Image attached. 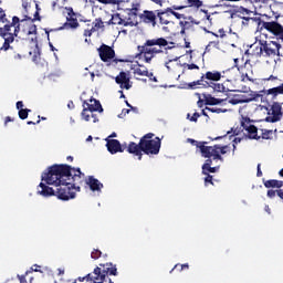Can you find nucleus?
<instances>
[{
    "label": "nucleus",
    "instance_id": "nucleus-1",
    "mask_svg": "<svg viewBox=\"0 0 283 283\" xmlns=\"http://www.w3.org/2000/svg\"><path fill=\"white\" fill-rule=\"evenodd\" d=\"M85 174L81 168H74L67 164H54L50 166L46 172L42 174V181L38 188V193L44 198L55 196L59 200H74L76 193L81 191V186L77 182H83ZM52 185L55 189L48 186Z\"/></svg>",
    "mask_w": 283,
    "mask_h": 283
},
{
    "label": "nucleus",
    "instance_id": "nucleus-2",
    "mask_svg": "<svg viewBox=\"0 0 283 283\" xmlns=\"http://www.w3.org/2000/svg\"><path fill=\"white\" fill-rule=\"evenodd\" d=\"M167 45H169V41L165 38L148 39L143 45L137 46V56H144L145 63H151L158 54H165L163 48L171 50V46Z\"/></svg>",
    "mask_w": 283,
    "mask_h": 283
},
{
    "label": "nucleus",
    "instance_id": "nucleus-3",
    "mask_svg": "<svg viewBox=\"0 0 283 283\" xmlns=\"http://www.w3.org/2000/svg\"><path fill=\"white\" fill-rule=\"evenodd\" d=\"M233 67L223 71V74L219 71H207L201 77L195 82L188 83L189 90L209 88L213 83H218L220 78H228V81H235V75H232Z\"/></svg>",
    "mask_w": 283,
    "mask_h": 283
},
{
    "label": "nucleus",
    "instance_id": "nucleus-4",
    "mask_svg": "<svg viewBox=\"0 0 283 283\" xmlns=\"http://www.w3.org/2000/svg\"><path fill=\"white\" fill-rule=\"evenodd\" d=\"M160 137H156L155 140L143 139L138 144L130 142L127 153L137 156L138 160H143V154H146V156H158L160 154Z\"/></svg>",
    "mask_w": 283,
    "mask_h": 283
},
{
    "label": "nucleus",
    "instance_id": "nucleus-5",
    "mask_svg": "<svg viewBox=\"0 0 283 283\" xmlns=\"http://www.w3.org/2000/svg\"><path fill=\"white\" fill-rule=\"evenodd\" d=\"M107 275H118V269L114 263H101L99 266H96L92 273L86 274L85 276L77 277L73 283L76 282H93V283H104Z\"/></svg>",
    "mask_w": 283,
    "mask_h": 283
},
{
    "label": "nucleus",
    "instance_id": "nucleus-6",
    "mask_svg": "<svg viewBox=\"0 0 283 283\" xmlns=\"http://www.w3.org/2000/svg\"><path fill=\"white\" fill-rule=\"evenodd\" d=\"M197 149L200 150L202 158H212V160H220L224 163V154L229 151V145L220 146L218 144L213 146H207V142H198L196 139H188Z\"/></svg>",
    "mask_w": 283,
    "mask_h": 283
},
{
    "label": "nucleus",
    "instance_id": "nucleus-7",
    "mask_svg": "<svg viewBox=\"0 0 283 283\" xmlns=\"http://www.w3.org/2000/svg\"><path fill=\"white\" fill-rule=\"evenodd\" d=\"M19 32H21V19H19L17 15L12 18L11 24L0 27V36L4 39V43L0 48V52L1 50L4 52L10 50V43H14V39L19 36Z\"/></svg>",
    "mask_w": 283,
    "mask_h": 283
},
{
    "label": "nucleus",
    "instance_id": "nucleus-8",
    "mask_svg": "<svg viewBox=\"0 0 283 283\" xmlns=\"http://www.w3.org/2000/svg\"><path fill=\"white\" fill-rule=\"evenodd\" d=\"M249 96L248 101H261V103H265V101H277L280 96H283V82L279 86L264 88L262 91H252Z\"/></svg>",
    "mask_w": 283,
    "mask_h": 283
},
{
    "label": "nucleus",
    "instance_id": "nucleus-9",
    "mask_svg": "<svg viewBox=\"0 0 283 283\" xmlns=\"http://www.w3.org/2000/svg\"><path fill=\"white\" fill-rule=\"evenodd\" d=\"M260 50L258 56H263L264 59H273V56H282L280 50H282V44L273 40H259Z\"/></svg>",
    "mask_w": 283,
    "mask_h": 283
},
{
    "label": "nucleus",
    "instance_id": "nucleus-10",
    "mask_svg": "<svg viewBox=\"0 0 283 283\" xmlns=\"http://www.w3.org/2000/svg\"><path fill=\"white\" fill-rule=\"evenodd\" d=\"M97 52L99 54L101 61L103 63H109L112 61V65H118V63H123V60L115 59L116 56V51L112 49V46L107 44H102L98 49Z\"/></svg>",
    "mask_w": 283,
    "mask_h": 283
},
{
    "label": "nucleus",
    "instance_id": "nucleus-11",
    "mask_svg": "<svg viewBox=\"0 0 283 283\" xmlns=\"http://www.w3.org/2000/svg\"><path fill=\"white\" fill-rule=\"evenodd\" d=\"M83 111H82V118L86 120V123H90V113L94 112H103V106L101 105V102L98 99H90V103L87 101H84L83 103ZM90 112V113H88Z\"/></svg>",
    "mask_w": 283,
    "mask_h": 283
},
{
    "label": "nucleus",
    "instance_id": "nucleus-12",
    "mask_svg": "<svg viewBox=\"0 0 283 283\" xmlns=\"http://www.w3.org/2000/svg\"><path fill=\"white\" fill-rule=\"evenodd\" d=\"M263 30L273 34L277 42L283 43V25L277 21H270L262 24Z\"/></svg>",
    "mask_w": 283,
    "mask_h": 283
},
{
    "label": "nucleus",
    "instance_id": "nucleus-13",
    "mask_svg": "<svg viewBox=\"0 0 283 283\" xmlns=\"http://www.w3.org/2000/svg\"><path fill=\"white\" fill-rule=\"evenodd\" d=\"M282 119V104L276 101H272V105L270 111L268 112V116L265 117L266 123H277Z\"/></svg>",
    "mask_w": 283,
    "mask_h": 283
},
{
    "label": "nucleus",
    "instance_id": "nucleus-14",
    "mask_svg": "<svg viewBox=\"0 0 283 283\" xmlns=\"http://www.w3.org/2000/svg\"><path fill=\"white\" fill-rule=\"evenodd\" d=\"M139 19L142 23H146V25H151V28H156L158 27V10H144L143 13L139 14Z\"/></svg>",
    "mask_w": 283,
    "mask_h": 283
},
{
    "label": "nucleus",
    "instance_id": "nucleus-15",
    "mask_svg": "<svg viewBox=\"0 0 283 283\" xmlns=\"http://www.w3.org/2000/svg\"><path fill=\"white\" fill-rule=\"evenodd\" d=\"M81 27L78 19L76 18V12L74 9H67L66 22L60 28V30H76Z\"/></svg>",
    "mask_w": 283,
    "mask_h": 283
},
{
    "label": "nucleus",
    "instance_id": "nucleus-16",
    "mask_svg": "<svg viewBox=\"0 0 283 283\" xmlns=\"http://www.w3.org/2000/svg\"><path fill=\"white\" fill-rule=\"evenodd\" d=\"M241 23L243 28H256V32H262L265 21L262 18L243 17Z\"/></svg>",
    "mask_w": 283,
    "mask_h": 283
},
{
    "label": "nucleus",
    "instance_id": "nucleus-17",
    "mask_svg": "<svg viewBox=\"0 0 283 283\" xmlns=\"http://www.w3.org/2000/svg\"><path fill=\"white\" fill-rule=\"evenodd\" d=\"M106 147L109 151V154H123V151H127V148L129 145L123 144L120 145V142L118 139H106Z\"/></svg>",
    "mask_w": 283,
    "mask_h": 283
},
{
    "label": "nucleus",
    "instance_id": "nucleus-18",
    "mask_svg": "<svg viewBox=\"0 0 283 283\" xmlns=\"http://www.w3.org/2000/svg\"><path fill=\"white\" fill-rule=\"evenodd\" d=\"M140 10V4H133L132 8L125 9L124 12L127 14L126 22L128 25H134L135 23H138V12Z\"/></svg>",
    "mask_w": 283,
    "mask_h": 283
},
{
    "label": "nucleus",
    "instance_id": "nucleus-19",
    "mask_svg": "<svg viewBox=\"0 0 283 283\" xmlns=\"http://www.w3.org/2000/svg\"><path fill=\"white\" fill-rule=\"evenodd\" d=\"M185 6H172V10H185V8H192L193 10H200L205 2L202 0H184Z\"/></svg>",
    "mask_w": 283,
    "mask_h": 283
},
{
    "label": "nucleus",
    "instance_id": "nucleus-20",
    "mask_svg": "<svg viewBox=\"0 0 283 283\" xmlns=\"http://www.w3.org/2000/svg\"><path fill=\"white\" fill-rule=\"evenodd\" d=\"M157 21H158V28H160V25H169V23H171V14L169 13V11H167V9L163 10V9H158L157 10Z\"/></svg>",
    "mask_w": 283,
    "mask_h": 283
},
{
    "label": "nucleus",
    "instance_id": "nucleus-21",
    "mask_svg": "<svg viewBox=\"0 0 283 283\" xmlns=\"http://www.w3.org/2000/svg\"><path fill=\"white\" fill-rule=\"evenodd\" d=\"M115 82L122 90H132V84H129V77L127 76V73L122 71L116 77Z\"/></svg>",
    "mask_w": 283,
    "mask_h": 283
},
{
    "label": "nucleus",
    "instance_id": "nucleus-22",
    "mask_svg": "<svg viewBox=\"0 0 283 283\" xmlns=\"http://www.w3.org/2000/svg\"><path fill=\"white\" fill-rule=\"evenodd\" d=\"M85 184L90 187L91 191H101L103 189V184L94 178V176H88Z\"/></svg>",
    "mask_w": 283,
    "mask_h": 283
},
{
    "label": "nucleus",
    "instance_id": "nucleus-23",
    "mask_svg": "<svg viewBox=\"0 0 283 283\" xmlns=\"http://www.w3.org/2000/svg\"><path fill=\"white\" fill-rule=\"evenodd\" d=\"M205 105H221L227 102V98H216L211 94H203Z\"/></svg>",
    "mask_w": 283,
    "mask_h": 283
},
{
    "label": "nucleus",
    "instance_id": "nucleus-24",
    "mask_svg": "<svg viewBox=\"0 0 283 283\" xmlns=\"http://www.w3.org/2000/svg\"><path fill=\"white\" fill-rule=\"evenodd\" d=\"M109 23H112V25H124V27L129 25V22L123 19V17H120V13L113 14L112 19L109 20Z\"/></svg>",
    "mask_w": 283,
    "mask_h": 283
},
{
    "label": "nucleus",
    "instance_id": "nucleus-25",
    "mask_svg": "<svg viewBox=\"0 0 283 283\" xmlns=\"http://www.w3.org/2000/svg\"><path fill=\"white\" fill-rule=\"evenodd\" d=\"M264 187L266 189H281V187H283V181H280L277 179H270V180H266L264 181Z\"/></svg>",
    "mask_w": 283,
    "mask_h": 283
},
{
    "label": "nucleus",
    "instance_id": "nucleus-26",
    "mask_svg": "<svg viewBox=\"0 0 283 283\" xmlns=\"http://www.w3.org/2000/svg\"><path fill=\"white\" fill-rule=\"evenodd\" d=\"M264 81L268 82L266 87H269V90H271V87H277L282 85L277 83V82H281L282 80L274 75H270L269 77L264 78Z\"/></svg>",
    "mask_w": 283,
    "mask_h": 283
},
{
    "label": "nucleus",
    "instance_id": "nucleus-27",
    "mask_svg": "<svg viewBox=\"0 0 283 283\" xmlns=\"http://www.w3.org/2000/svg\"><path fill=\"white\" fill-rule=\"evenodd\" d=\"M35 12L32 17L25 15L24 19L20 20V23H23V21H32V23H34V21H41V15L39 12H41V8H39V4H35Z\"/></svg>",
    "mask_w": 283,
    "mask_h": 283
},
{
    "label": "nucleus",
    "instance_id": "nucleus-28",
    "mask_svg": "<svg viewBox=\"0 0 283 283\" xmlns=\"http://www.w3.org/2000/svg\"><path fill=\"white\" fill-rule=\"evenodd\" d=\"M248 132V138H250L251 140H260V136H258V127H255V125H250L247 128Z\"/></svg>",
    "mask_w": 283,
    "mask_h": 283
},
{
    "label": "nucleus",
    "instance_id": "nucleus-29",
    "mask_svg": "<svg viewBox=\"0 0 283 283\" xmlns=\"http://www.w3.org/2000/svg\"><path fill=\"white\" fill-rule=\"evenodd\" d=\"M0 23H3L4 25H12V22L8 20V15L6 14V11L0 8Z\"/></svg>",
    "mask_w": 283,
    "mask_h": 283
},
{
    "label": "nucleus",
    "instance_id": "nucleus-30",
    "mask_svg": "<svg viewBox=\"0 0 283 283\" xmlns=\"http://www.w3.org/2000/svg\"><path fill=\"white\" fill-rule=\"evenodd\" d=\"M101 28H105V25L103 24V20L101 18H97L93 22L92 29L94 30V32H96V31L101 30Z\"/></svg>",
    "mask_w": 283,
    "mask_h": 283
},
{
    "label": "nucleus",
    "instance_id": "nucleus-31",
    "mask_svg": "<svg viewBox=\"0 0 283 283\" xmlns=\"http://www.w3.org/2000/svg\"><path fill=\"white\" fill-rule=\"evenodd\" d=\"M30 108H21L19 112H18V116L21 120H25V118H28L29 114H30Z\"/></svg>",
    "mask_w": 283,
    "mask_h": 283
},
{
    "label": "nucleus",
    "instance_id": "nucleus-32",
    "mask_svg": "<svg viewBox=\"0 0 283 283\" xmlns=\"http://www.w3.org/2000/svg\"><path fill=\"white\" fill-rule=\"evenodd\" d=\"M209 87L213 88V92H226L227 87H224V84H220V83H213L212 85H210Z\"/></svg>",
    "mask_w": 283,
    "mask_h": 283
},
{
    "label": "nucleus",
    "instance_id": "nucleus-33",
    "mask_svg": "<svg viewBox=\"0 0 283 283\" xmlns=\"http://www.w3.org/2000/svg\"><path fill=\"white\" fill-rule=\"evenodd\" d=\"M166 67H167L168 72H174V70H176V67H180V64L174 63V60H169L168 62H166Z\"/></svg>",
    "mask_w": 283,
    "mask_h": 283
},
{
    "label": "nucleus",
    "instance_id": "nucleus-34",
    "mask_svg": "<svg viewBox=\"0 0 283 283\" xmlns=\"http://www.w3.org/2000/svg\"><path fill=\"white\" fill-rule=\"evenodd\" d=\"M208 158L205 164L202 165V174H207V169L213 165V159L211 157H205Z\"/></svg>",
    "mask_w": 283,
    "mask_h": 283
},
{
    "label": "nucleus",
    "instance_id": "nucleus-35",
    "mask_svg": "<svg viewBox=\"0 0 283 283\" xmlns=\"http://www.w3.org/2000/svg\"><path fill=\"white\" fill-rule=\"evenodd\" d=\"M134 74H137V76H149V71L147 69L143 70L140 67H137L135 69Z\"/></svg>",
    "mask_w": 283,
    "mask_h": 283
},
{
    "label": "nucleus",
    "instance_id": "nucleus-36",
    "mask_svg": "<svg viewBox=\"0 0 283 283\" xmlns=\"http://www.w3.org/2000/svg\"><path fill=\"white\" fill-rule=\"evenodd\" d=\"M24 33L30 36V34H36V24H29L28 30Z\"/></svg>",
    "mask_w": 283,
    "mask_h": 283
},
{
    "label": "nucleus",
    "instance_id": "nucleus-37",
    "mask_svg": "<svg viewBox=\"0 0 283 283\" xmlns=\"http://www.w3.org/2000/svg\"><path fill=\"white\" fill-rule=\"evenodd\" d=\"M208 112H212V114H224L227 109L218 108V107H206Z\"/></svg>",
    "mask_w": 283,
    "mask_h": 283
},
{
    "label": "nucleus",
    "instance_id": "nucleus-38",
    "mask_svg": "<svg viewBox=\"0 0 283 283\" xmlns=\"http://www.w3.org/2000/svg\"><path fill=\"white\" fill-rule=\"evenodd\" d=\"M241 127L247 132V128L251 127V119L249 117H243L241 120Z\"/></svg>",
    "mask_w": 283,
    "mask_h": 283
},
{
    "label": "nucleus",
    "instance_id": "nucleus-39",
    "mask_svg": "<svg viewBox=\"0 0 283 283\" xmlns=\"http://www.w3.org/2000/svg\"><path fill=\"white\" fill-rule=\"evenodd\" d=\"M273 134V130H266L262 129V136L263 140H271V135Z\"/></svg>",
    "mask_w": 283,
    "mask_h": 283
},
{
    "label": "nucleus",
    "instance_id": "nucleus-40",
    "mask_svg": "<svg viewBox=\"0 0 283 283\" xmlns=\"http://www.w3.org/2000/svg\"><path fill=\"white\" fill-rule=\"evenodd\" d=\"M99 3H104L105 6L112 4V6H118L120 3L119 0H97Z\"/></svg>",
    "mask_w": 283,
    "mask_h": 283
},
{
    "label": "nucleus",
    "instance_id": "nucleus-41",
    "mask_svg": "<svg viewBox=\"0 0 283 283\" xmlns=\"http://www.w3.org/2000/svg\"><path fill=\"white\" fill-rule=\"evenodd\" d=\"M176 9L172 8H167V12H169L170 14H172V17H176V19H182L185 15L184 14H180L176 11H174Z\"/></svg>",
    "mask_w": 283,
    "mask_h": 283
},
{
    "label": "nucleus",
    "instance_id": "nucleus-42",
    "mask_svg": "<svg viewBox=\"0 0 283 283\" xmlns=\"http://www.w3.org/2000/svg\"><path fill=\"white\" fill-rule=\"evenodd\" d=\"M101 255H103V252H101V250H93L92 253H91V258L93 260H98V258H101Z\"/></svg>",
    "mask_w": 283,
    "mask_h": 283
},
{
    "label": "nucleus",
    "instance_id": "nucleus-43",
    "mask_svg": "<svg viewBox=\"0 0 283 283\" xmlns=\"http://www.w3.org/2000/svg\"><path fill=\"white\" fill-rule=\"evenodd\" d=\"M220 169V167H208L206 168V172H203V176H209V174H216V171H218Z\"/></svg>",
    "mask_w": 283,
    "mask_h": 283
},
{
    "label": "nucleus",
    "instance_id": "nucleus-44",
    "mask_svg": "<svg viewBox=\"0 0 283 283\" xmlns=\"http://www.w3.org/2000/svg\"><path fill=\"white\" fill-rule=\"evenodd\" d=\"M175 269H180V271H185V269H189V264L188 263H185V264L177 263L174 266V269L170 271V273H174Z\"/></svg>",
    "mask_w": 283,
    "mask_h": 283
},
{
    "label": "nucleus",
    "instance_id": "nucleus-45",
    "mask_svg": "<svg viewBox=\"0 0 283 283\" xmlns=\"http://www.w3.org/2000/svg\"><path fill=\"white\" fill-rule=\"evenodd\" d=\"M184 67H187V70H200V66H198V64H187V63H184Z\"/></svg>",
    "mask_w": 283,
    "mask_h": 283
},
{
    "label": "nucleus",
    "instance_id": "nucleus-46",
    "mask_svg": "<svg viewBox=\"0 0 283 283\" xmlns=\"http://www.w3.org/2000/svg\"><path fill=\"white\" fill-rule=\"evenodd\" d=\"M217 46H218V42L211 41V42H209V44L206 46V52H211V48H217Z\"/></svg>",
    "mask_w": 283,
    "mask_h": 283
},
{
    "label": "nucleus",
    "instance_id": "nucleus-47",
    "mask_svg": "<svg viewBox=\"0 0 283 283\" xmlns=\"http://www.w3.org/2000/svg\"><path fill=\"white\" fill-rule=\"evenodd\" d=\"M151 138H154V134L148 133V134L144 135L139 140H156V139H151Z\"/></svg>",
    "mask_w": 283,
    "mask_h": 283
},
{
    "label": "nucleus",
    "instance_id": "nucleus-48",
    "mask_svg": "<svg viewBox=\"0 0 283 283\" xmlns=\"http://www.w3.org/2000/svg\"><path fill=\"white\" fill-rule=\"evenodd\" d=\"M205 184L206 185H213V176H211V175H206V178H205Z\"/></svg>",
    "mask_w": 283,
    "mask_h": 283
},
{
    "label": "nucleus",
    "instance_id": "nucleus-49",
    "mask_svg": "<svg viewBox=\"0 0 283 283\" xmlns=\"http://www.w3.org/2000/svg\"><path fill=\"white\" fill-rule=\"evenodd\" d=\"M198 118H200V113H193V115L190 118V122L198 123Z\"/></svg>",
    "mask_w": 283,
    "mask_h": 283
},
{
    "label": "nucleus",
    "instance_id": "nucleus-50",
    "mask_svg": "<svg viewBox=\"0 0 283 283\" xmlns=\"http://www.w3.org/2000/svg\"><path fill=\"white\" fill-rule=\"evenodd\" d=\"M92 118L93 123H98V117H96V114L88 112V120H92Z\"/></svg>",
    "mask_w": 283,
    "mask_h": 283
},
{
    "label": "nucleus",
    "instance_id": "nucleus-51",
    "mask_svg": "<svg viewBox=\"0 0 283 283\" xmlns=\"http://www.w3.org/2000/svg\"><path fill=\"white\" fill-rule=\"evenodd\" d=\"M94 29L91 28V29H86L84 30V36H92V34H94Z\"/></svg>",
    "mask_w": 283,
    "mask_h": 283
},
{
    "label": "nucleus",
    "instance_id": "nucleus-52",
    "mask_svg": "<svg viewBox=\"0 0 283 283\" xmlns=\"http://www.w3.org/2000/svg\"><path fill=\"white\" fill-rule=\"evenodd\" d=\"M228 103H230L231 105H238L239 103H242L241 99H235V98H227Z\"/></svg>",
    "mask_w": 283,
    "mask_h": 283
},
{
    "label": "nucleus",
    "instance_id": "nucleus-53",
    "mask_svg": "<svg viewBox=\"0 0 283 283\" xmlns=\"http://www.w3.org/2000/svg\"><path fill=\"white\" fill-rule=\"evenodd\" d=\"M216 36H220V39H224V36H227V33L224 32V29H220L218 31V35H216Z\"/></svg>",
    "mask_w": 283,
    "mask_h": 283
},
{
    "label": "nucleus",
    "instance_id": "nucleus-54",
    "mask_svg": "<svg viewBox=\"0 0 283 283\" xmlns=\"http://www.w3.org/2000/svg\"><path fill=\"white\" fill-rule=\"evenodd\" d=\"M260 167H262V165L261 164H258V167H256V177L258 178H262V169L260 168Z\"/></svg>",
    "mask_w": 283,
    "mask_h": 283
},
{
    "label": "nucleus",
    "instance_id": "nucleus-55",
    "mask_svg": "<svg viewBox=\"0 0 283 283\" xmlns=\"http://www.w3.org/2000/svg\"><path fill=\"white\" fill-rule=\"evenodd\" d=\"M276 195H277V191H275V190H268V197L269 198H275Z\"/></svg>",
    "mask_w": 283,
    "mask_h": 283
},
{
    "label": "nucleus",
    "instance_id": "nucleus-56",
    "mask_svg": "<svg viewBox=\"0 0 283 283\" xmlns=\"http://www.w3.org/2000/svg\"><path fill=\"white\" fill-rule=\"evenodd\" d=\"M15 107H17V109H19V111L23 109V101L17 102Z\"/></svg>",
    "mask_w": 283,
    "mask_h": 283
},
{
    "label": "nucleus",
    "instance_id": "nucleus-57",
    "mask_svg": "<svg viewBox=\"0 0 283 283\" xmlns=\"http://www.w3.org/2000/svg\"><path fill=\"white\" fill-rule=\"evenodd\" d=\"M14 119H12V117L7 116L4 119V125H8V123H12Z\"/></svg>",
    "mask_w": 283,
    "mask_h": 283
},
{
    "label": "nucleus",
    "instance_id": "nucleus-58",
    "mask_svg": "<svg viewBox=\"0 0 283 283\" xmlns=\"http://www.w3.org/2000/svg\"><path fill=\"white\" fill-rule=\"evenodd\" d=\"M19 280H20V283H28V281L25 280V275H21V276H18Z\"/></svg>",
    "mask_w": 283,
    "mask_h": 283
},
{
    "label": "nucleus",
    "instance_id": "nucleus-59",
    "mask_svg": "<svg viewBox=\"0 0 283 283\" xmlns=\"http://www.w3.org/2000/svg\"><path fill=\"white\" fill-rule=\"evenodd\" d=\"M276 193L281 200H283V189L276 190Z\"/></svg>",
    "mask_w": 283,
    "mask_h": 283
},
{
    "label": "nucleus",
    "instance_id": "nucleus-60",
    "mask_svg": "<svg viewBox=\"0 0 283 283\" xmlns=\"http://www.w3.org/2000/svg\"><path fill=\"white\" fill-rule=\"evenodd\" d=\"M41 123V119H38L36 123L34 122H27V125H39Z\"/></svg>",
    "mask_w": 283,
    "mask_h": 283
},
{
    "label": "nucleus",
    "instance_id": "nucleus-61",
    "mask_svg": "<svg viewBox=\"0 0 283 283\" xmlns=\"http://www.w3.org/2000/svg\"><path fill=\"white\" fill-rule=\"evenodd\" d=\"M264 210L266 211V213L271 214V208L269 207V205L264 207Z\"/></svg>",
    "mask_w": 283,
    "mask_h": 283
},
{
    "label": "nucleus",
    "instance_id": "nucleus-62",
    "mask_svg": "<svg viewBox=\"0 0 283 283\" xmlns=\"http://www.w3.org/2000/svg\"><path fill=\"white\" fill-rule=\"evenodd\" d=\"M224 137H227V135L214 137V138H212V140H222V138H224Z\"/></svg>",
    "mask_w": 283,
    "mask_h": 283
},
{
    "label": "nucleus",
    "instance_id": "nucleus-63",
    "mask_svg": "<svg viewBox=\"0 0 283 283\" xmlns=\"http://www.w3.org/2000/svg\"><path fill=\"white\" fill-rule=\"evenodd\" d=\"M122 112H123V114L126 115V114H129L130 109L129 108H124Z\"/></svg>",
    "mask_w": 283,
    "mask_h": 283
},
{
    "label": "nucleus",
    "instance_id": "nucleus-64",
    "mask_svg": "<svg viewBox=\"0 0 283 283\" xmlns=\"http://www.w3.org/2000/svg\"><path fill=\"white\" fill-rule=\"evenodd\" d=\"M273 15L275 17V19H277L280 17L279 12L273 11Z\"/></svg>",
    "mask_w": 283,
    "mask_h": 283
}]
</instances>
